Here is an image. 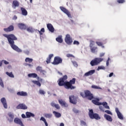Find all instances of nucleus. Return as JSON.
Wrapping results in <instances>:
<instances>
[{
    "mask_svg": "<svg viewBox=\"0 0 126 126\" xmlns=\"http://www.w3.org/2000/svg\"><path fill=\"white\" fill-rule=\"evenodd\" d=\"M3 36L4 37H5L7 38V40L8 41V42L10 44V46L11 48L15 51H16V52H18V53H21L22 52V50L20 49L17 46L14 45V41L17 40V37H15V35L14 34H3Z\"/></svg>",
    "mask_w": 126,
    "mask_h": 126,
    "instance_id": "1",
    "label": "nucleus"
},
{
    "mask_svg": "<svg viewBox=\"0 0 126 126\" xmlns=\"http://www.w3.org/2000/svg\"><path fill=\"white\" fill-rule=\"evenodd\" d=\"M75 78H73L72 80H70L69 82H67L65 83V88L66 89H75L76 87L75 86H73L72 84H75Z\"/></svg>",
    "mask_w": 126,
    "mask_h": 126,
    "instance_id": "2",
    "label": "nucleus"
},
{
    "mask_svg": "<svg viewBox=\"0 0 126 126\" xmlns=\"http://www.w3.org/2000/svg\"><path fill=\"white\" fill-rule=\"evenodd\" d=\"M89 115L91 119H95V120L101 119V117L99 116V115L97 113H94L92 109L90 110Z\"/></svg>",
    "mask_w": 126,
    "mask_h": 126,
    "instance_id": "3",
    "label": "nucleus"
},
{
    "mask_svg": "<svg viewBox=\"0 0 126 126\" xmlns=\"http://www.w3.org/2000/svg\"><path fill=\"white\" fill-rule=\"evenodd\" d=\"M103 58H96L92 60L90 63L92 66H94V65H98L101 62H103Z\"/></svg>",
    "mask_w": 126,
    "mask_h": 126,
    "instance_id": "4",
    "label": "nucleus"
},
{
    "mask_svg": "<svg viewBox=\"0 0 126 126\" xmlns=\"http://www.w3.org/2000/svg\"><path fill=\"white\" fill-rule=\"evenodd\" d=\"M67 79V76L66 75H65L63 78H60L59 79V82L58 83V84L59 85V86H64V87H65V83H66V81H65V80H66Z\"/></svg>",
    "mask_w": 126,
    "mask_h": 126,
    "instance_id": "5",
    "label": "nucleus"
},
{
    "mask_svg": "<svg viewBox=\"0 0 126 126\" xmlns=\"http://www.w3.org/2000/svg\"><path fill=\"white\" fill-rule=\"evenodd\" d=\"M94 45H95V42L91 40L90 41V48L91 49V51L92 53H93L94 54H95V53H97V47H94Z\"/></svg>",
    "mask_w": 126,
    "mask_h": 126,
    "instance_id": "6",
    "label": "nucleus"
},
{
    "mask_svg": "<svg viewBox=\"0 0 126 126\" xmlns=\"http://www.w3.org/2000/svg\"><path fill=\"white\" fill-rule=\"evenodd\" d=\"M63 63V59L60 57H55L54 62L52 63L56 65L57 64H60V63Z\"/></svg>",
    "mask_w": 126,
    "mask_h": 126,
    "instance_id": "7",
    "label": "nucleus"
},
{
    "mask_svg": "<svg viewBox=\"0 0 126 126\" xmlns=\"http://www.w3.org/2000/svg\"><path fill=\"white\" fill-rule=\"evenodd\" d=\"M85 94L86 95V97H88V99L89 100H92L94 98V96L93 94H91V92L89 91H84Z\"/></svg>",
    "mask_w": 126,
    "mask_h": 126,
    "instance_id": "8",
    "label": "nucleus"
},
{
    "mask_svg": "<svg viewBox=\"0 0 126 126\" xmlns=\"http://www.w3.org/2000/svg\"><path fill=\"white\" fill-rule=\"evenodd\" d=\"M65 42L68 45H70L71 43H72V39L70 37V35L69 34L66 35L65 38Z\"/></svg>",
    "mask_w": 126,
    "mask_h": 126,
    "instance_id": "9",
    "label": "nucleus"
},
{
    "mask_svg": "<svg viewBox=\"0 0 126 126\" xmlns=\"http://www.w3.org/2000/svg\"><path fill=\"white\" fill-rule=\"evenodd\" d=\"M60 9L62 10V11L64 12V13H65V14L67 15L68 17H71V15H70V12H69L67 9H65V8L61 6Z\"/></svg>",
    "mask_w": 126,
    "mask_h": 126,
    "instance_id": "10",
    "label": "nucleus"
},
{
    "mask_svg": "<svg viewBox=\"0 0 126 126\" xmlns=\"http://www.w3.org/2000/svg\"><path fill=\"white\" fill-rule=\"evenodd\" d=\"M115 111L117 113L119 119H120V120H124V116H123V114H122V113L120 112L119 108H116Z\"/></svg>",
    "mask_w": 126,
    "mask_h": 126,
    "instance_id": "11",
    "label": "nucleus"
},
{
    "mask_svg": "<svg viewBox=\"0 0 126 126\" xmlns=\"http://www.w3.org/2000/svg\"><path fill=\"white\" fill-rule=\"evenodd\" d=\"M47 27L49 31H50V32H51V33H54V32H55V29L54 28V27L51 24H48L47 25Z\"/></svg>",
    "mask_w": 126,
    "mask_h": 126,
    "instance_id": "12",
    "label": "nucleus"
},
{
    "mask_svg": "<svg viewBox=\"0 0 126 126\" xmlns=\"http://www.w3.org/2000/svg\"><path fill=\"white\" fill-rule=\"evenodd\" d=\"M14 122L15 124H17L20 126H24L23 123H22V121H21V120L19 119L18 118H15Z\"/></svg>",
    "mask_w": 126,
    "mask_h": 126,
    "instance_id": "13",
    "label": "nucleus"
},
{
    "mask_svg": "<svg viewBox=\"0 0 126 126\" xmlns=\"http://www.w3.org/2000/svg\"><path fill=\"white\" fill-rule=\"evenodd\" d=\"M58 102H59V104H60V105H61L62 106H63V107H65L66 108L68 107V105H67V104H66V102H65V101L63 100V99H59Z\"/></svg>",
    "mask_w": 126,
    "mask_h": 126,
    "instance_id": "14",
    "label": "nucleus"
},
{
    "mask_svg": "<svg viewBox=\"0 0 126 126\" xmlns=\"http://www.w3.org/2000/svg\"><path fill=\"white\" fill-rule=\"evenodd\" d=\"M69 102L70 103H71L72 104H74L75 105L76 104V100L74 98V95H71L69 97Z\"/></svg>",
    "mask_w": 126,
    "mask_h": 126,
    "instance_id": "15",
    "label": "nucleus"
},
{
    "mask_svg": "<svg viewBox=\"0 0 126 126\" xmlns=\"http://www.w3.org/2000/svg\"><path fill=\"white\" fill-rule=\"evenodd\" d=\"M1 102L5 109H7V103H6V99L3 97L1 99Z\"/></svg>",
    "mask_w": 126,
    "mask_h": 126,
    "instance_id": "16",
    "label": "nucleus"
},
{
    "mask_svg": "<svg viewBox=\"0 0 126 126\" xmlns=\"http://www.w3.org/2000/svg\"><path fill=\"white\" fill-rule=\"evenodd\" d=\"M14 30V27H13V26H10L8 28L3 29L5 32H10L11 31H13Z\"/></svg>",
    "mask_w": 126,
    "mask_h": 126,
    "instance_id": "17",
    "label": "nucleus"
},
{
    "mask_svg": "<svg viewBox=\"0 0 126 126\" xmlns=\"http://www.w3.org/2000/svg\"><path fill=\"white\" fill-rule=\"evenodd\" d=\"M95 73V70H91L86 73H85L84 76H90V75H92Z\"/></svg>",
    "mask_w": 126,
    "mask_h": 126,
    "instance_id": "18",
    "label": "nucleus"
},
{
    "mask_svg": "<svg viewBox=\"0 0 126 126\" xmlns=\"http://www.w3.org/2000/svg\"><path fill=\"white\" fill-rule=\"evenodd\" d=\"M17 109H22L23 110H26L27 107L24 104H20L17 106Z\"/></svg>",
    "mask_w": 126,
    "mask_h": 126,
    "instance_id": "19",
    "label": "nucleus"
},
{
    "mask_svg": "<svg viewBox=\"0 0 126 126\" xmlns=\"http://www.w3.org/2000/svg\"><path fill=\"white\" fill-rule=\"evenodd\" d=\"M17 95H18V96H28V94H27L26 92H19L17 93Z\"/></svg>",
    "mask_w": 126,
    "mask_h": 126,
    "instance_id": "20",
    "label": "nucleus"
},
{
    "mask_svg": "<svg viewBox=\"0 0 126 126\" xmlns=\"http://www.w3.org/2000/svg\"><path fill=\"white\" fill-rule=\"evenodd\" d=\"M104 117L107 121H108V122H112L113 119H112V117L111 116L107 115V114H104Z\"/></svg>",
    "mask_w": 126,
    "mask_h": 126,
    "instance_id": "21",
    "label": "nucleus"
},
{
    "mask_svg": "<svg viewBox=\"0 0 126 126\" xmlns=\"http://www.w3.org/2000/svg\"><path fill=\"white\" fill-rule=\"evenodd\" d=\"M13 8L15 9L17 6H19V2L18 1L15 0L13 1L12 3Z\"/></svg>",
    "mask_w": 126,
    "mask_h": 126,
    "instance_id": "22",
    "label": "nucleus"
},
{
    "mask_svg": "<svg viewBox=\"0 0 126 126\" xmlns=\"http://www.w3.org/2000/svg\"><path fill=\"white\" fill-rule=\"evenodd\" d=\"M21 10L22 11V15H24V16H26V15H27V14H28V12H27V10H26V8L21 7Z\"/></svg>",
    "mask_w": 126,
    "mask_h": 126,
    "instance_id": "23",
    "label": "nucleus"
},
{
    "mask_svg": "<svg viewBox=\"0 0 126 126\" xmlns=\"http://www.w3.org/2000/svg\"><path fill=\"white\" fill-rule=\"evenodd\" d=\"M18 26L20 29H21L22 30H25L26 29V25H25L24 24L20 23L18 24Z\"/></svg>",
    "mask_w": 126,
    "mask_h": 126,
    "instance_id": "24",
    "label": "nucleus"
},
{
    "mask_svg": "<svg viewBox=\"0 0 126 126\" xmlns=\"http://www.w3.org/2000/svg\"><path fill=\"white\" fill-rule=\"evenodd\" d=\"M26 115L27 118H31V117H32V118H34L35 117V114L29 112H27L26 113Z\"/></svg>",
    "mask_w": 126,
    "mask_h": 126,
    "instance_id": "25",
    "label": "nucleus"
},
{
    "mask_svg": "<svg viewBox=\"0 0 126 126\" xmlns=\"http://www.w3.org/2000/svg\"><path fill=\"white\" fill-rule=\"evenodd\" d=\"M92 103H93V104H94V105H96L97 106L101 105V102H99V99L98 98L93 100Z\"/></svg>",
    "mask_w": 126,
    "mask_h": 126,
    "instance_id": "26",
    "label": "nucleus"
},
{
    "mask_svg": "<svg viewBox=\"0 0 126 126\" xmlns=\"http://www.w3.org/2000/svg\"><path fill=\"white\" fill-rule=\"evenodd\" d=\"M8 116L9 117L10 119H9V122L11 123V122L13 121V119H14V116L13 114H11V113H8Z\"/></svg>",
    "mask_w": 126,
    "mask_h": 126,
    "instance_id": "27",
    "label": "nucleus"
},
{
    "mask_svg": "<svg viewBox=\"0 0 126 126\" xmlns=\"http://www.w3.org/2000/svg\"><path fill=\"white\" fill-rule=\"evenodd\" d=\"M100 105H102L105 109H108L110 110V107L108 106V103L106 102H100Z\"/></svg>",
    "mask_w": 126,
    "mask_h": 126,
    "instance_id": "28",
    "label": "nucleus"
},
{
    "mask_svg": "<svg viewBox=\"0 0 126 126\" xmlns=\"http://www.w3.org/2000/svg\"><path fill=\"white\" fill-rule=\"evenodd\" d=\"M53 114H54L56 118H61V117H62V114H61V113L57 112L56 111H53Z\"/></svg>",
    "mask_w": 126,
    "mask_h": 126,
    "instance_id": "29",
    "label": "nucleus"
},
{
    "mask_svg": "<svg viewBox=\"0 0 126 126\" xmlns=\"http://www.w3.org/2000/svg\"><path fill=\"white\" fill-rule=\"evenodd\" d=\"M63 36L60 35L56 38V41L59 43H63Z\"/></svg>",
    "mask_w": 126,
    "mask_h": 126,
    "instance_id": "30",
    "label": "nucleus"
},
{
    "mask_svg": "<svg viewBox=\"0 0 126 126\" xmlns=\"http://www.w3.org/2000/svg\"><path fill=\"white\" fill-rule=\"evenodd\" d=\"M44 116L47 119H51L53 117V114L51 113H45L44 114Z\"/></svg>",
    "mask_w": 126,
    "mask_h": 126,
    "instance_id": "31",
    "label": "nucleus"
},
{
    "mask_svg": "<svg viewBox=\"0 0 126 126\" xmlns=\"http://www.w3.org/2000/svg\"><path fill=\"white\" fill-rule=\"evenodd\" d=\"M53 57H54L53 54L49 55V57H48V58H47V61H46L47 63H51V60L52 58H53Z\"/></svg>",
    "mask_w": 126,
    "mask_h": 126,
    "instance_id": "32",
    "label": "nucleus"
},
{
    "mask_svg": "<svg viewBox=\"0 0 126 126\" xmlns=\"http://www.w3.org/2000/svg\"><path fill=\"white\" fill-rule=\"evenodd\" d=\"M29 77H32L33 78H36L38 75L36 73H30L28 75Z\"/></svg>",
    "mask_w": 126,
    "mask_h": 126,
    "instance_id": "33",
    "label": "nucleus"
},
{
    "mask_svg": "<svg viewBox=\"0 0 126 126\" xmlns=\"http://www.w3.org/2000/svg\"><path fill=\"white\" fill-rule=\"evenodd\" d=\"M40 121H42V122H44L45 126H48V123H47V121L46 120V119H45V118L41 117Z\"/></svg>",
    "mask_w": 126,
    "mask_h": 126,
    "instance_id": "34",
    "label": "nucleus"
},
{
    "mask_svg": "<svg viewBox=\"0 0 126 126\" xmlns=\"http://www.w3.org/2000/svg\"><path fill=\"white\" fill-rule=\"evenodd\" d=\"M32 82L34 84H35L36 85H37V86H39V87H41V83H40V82L38 81H32Z\"/></svg>",
    "mask_w": 126,
    "mask_h": 126,
    "instance_id": "35",
    "label": "nucleus"
},
{
    "mask_svg": "<svg viewBox=\"0 0 126 126\" xmlns=\"http://www.w3.org/2000/svg\"><path fill=\"white\" fill-rule=\"evenodd\" d=\"M6 74L8 75V76H9V77H11L12 78H14V75L12 73V72H6Z\"/></svg>",
    "mask_w": 126,
    "mask_h": 126,
    "instance_id": "36",
    "label": "nucleus"
},
{
    "mask_svg": "<svg viewBox=\"0 0 126 126\" xmlns=\"http://www.w3.org/2000/svg\"><path fill=\"white\" fill-rule=\"evenodd\" d=\"M26 63H32L33 62V59H30L29 58H27L25 59Z\"/></svg>",
    "mask_w": 126,
    "mask_h": 126,
    "instance_id": "37",
    "label": "nucleus"
},
{
    "mask_svg": "<svg viewBox=\"0 0 126 126\" xmlns=\"http://www.w3.org/2000/svg\"><path fill=\"white\" fill-rule=\"evenodd\" d=\"M0 85L2 87V88H4V84H3V82L2 81V79L0 77Z\"/></svg>",
    "mask_w": 126,
    "mask_h": 126,
    "instance_id": "38",
    "label": "nucleus"
},
{
    "mask_svg": "<svg viewBox=\"0 0 126 126\" xmlns=\"http://www.w3.org/2000/svg\"><path fill=\"white\" fill-rule=\"evenodd\" d=\"M27 31H28V32H31V33L34 32V30H33V28H32V27H29L27 29Z\"/></svg>",
    "mask_w": 126,
    "mask_h": 126,
    "instance_id": "39",
    "label": "nucleus"
},
{
    "mask_svg": "<svg viewBox=\"0 0 126 126\" xmlns=\"http://www.w3.org/2000/svg\"><path fill=\"white\" fill-rule=\"evenodd\" d=\"M92 88H93V89H102L101 88L96 85H92Z\"/></svg>",
    "mask_w": 126,
    "mask_h": 126,
    "instance_id": "40",
    "label": "nucleus"
},
{
    "mask_svg": "<svg viewBox=\"0 0 126 126\" xmlns=\"http://www.w3.org/2000/svg\"><path fill=\"white\" fill-rule=\"evenodd\" d=\"M96 44L97 45V46H101V48H104V46H103V43H102V42L96 41Z\"/></svg>",
    "mask_w": 126,
    "mask_h": 126,
    "instance_id": "41",
    "label": "nucleus"
},
{
    "mask_svg": "<svg viewBox=\"0 0 126 126\" xmlns=\"http://www.w3.org/2000/svg\"><path fill=\"white\" fill-rule=\"evenodd\" d=\"M39 93L41 95H45V94H46V92L44 91L43 90H39Z\"/></svg>",
    "mask_w": 126,
    "mask_h": 126,
    "instance_id": "42",
    "label": "nucleus"
},
{
    "mask_svg": "<svg viewBox=\"0 0 126 126\" xmlns=\"http://www.w3.org/2000/svg\"><path fill=\"white\" fill-rule=\"evenodd\" d=\"M36 70L37 71H39L40 72H41L43 70V69H42V67L38 66L36 67Z\"/></svg>",
    "mask_w": 126,
    "mask_h": 126,
    "instance_id": "43",
    "label": "nucleus"
},
{
    "mask_svg": "<svg viewBox=\"0 0 126 126\" xmlns=\"http://www.w3.org/2000/svg\"><path fill=\"white\" fill-rule=\"evenodd\" d=\"M105 69V66H100L98 67L97 70L99 71V70H100V69Z\"/></svg>",
    "mask_w": 126,
    "mask_h": 126,
    "instance_id": "44",
    "label": "nucleus"
},
{
    "mask_svg": "<svg viewBox=\"0 0 126 126\" xmlns=\"http://www.w3.org/2000/svg\"><path fill=\"white\" fill-rule=\"evenodd\" d=\"M105 113H106V114L108 115H111V116L113 115V113L110 110H105Z\"/></svg>",
    "mask_w": 126,
    "mask_h": 126,
    "instance_id": "45",
    "label": "nucleus"
},
{
    "mask_svg": "<svg viewBox=\"0 0 126 126\" xmlns=\"http://www.w3.org/2000/svg\"><path fill=\"white\" fill-rule=\"evenodd\" d=\"M73 112H74V113H75V114H77V113H79V111L78 110L76 109V108H73Z\"/></svg>",
    "mask_w": 126,
    "mask_h": 126,
    "instance_id": "46",
    "label": "nucleus"
},
{
    "mask_svg": "<svg viewBox=\"0 0 126 126\" xmlns=\"http://www.w3.org/2000/svg\"><path fill=\"white\" fill-rule=\"evenodd\" d=\"M74 66H75V67H77V66H78V65L77 64V63H76V62H72Z\"/></svg>",
    "mask_w": 126,
    "mask_h": 126,
    "instance_id": "47",
    "label": "nucleus"
},
{
    "mask_svg": "<svg viewBox=\"0 0 126 126\" xmlns=\"http://www.w3.org/2000/svg\"><path fill=\"white\" fill-rule=\"evenodd\" d=\"M55 108H56V109H57V110H60V109H61L60 105L57 104L55 105Z\"/></svg>",
    "mask_w": 126,
    "mask_h": 126,
    "instance_id": "48",
    "label": "nucleus"
},
{
    "mask_svg": "<svg viewBox=\"0 0 126 126\" xmlns=\"http://www.w3.org/2000/svg\"><path fill=\"white\" fill-rule=\"evenodd\" d=\"M81 125L82 126H87L86 123L83 121H81Z\"/></svg>",
    "mask_w": 126,
    "mask_h": 126,
    "instance_id": "49",
    "label": "nucleus"
},
{
    "mask_svg": "<svg viewBox=\"0 0 126 126\" xmlns=\"http://www.w3.org/2000/svg\"><path fill=\"white\" fill-rule=\"evenodd\" d=\"M117 1L119 3H124L125 0H118Z\"/></svg>",
    "mask_w": 126,
    "mask_h": 126,
    "instance_id": "50",
    "label": "nucleus"
},
{
    "mask_svg": "<svg viewBox=\"0 0 126 126\" xmlns=\"http://www.w3.org/2000/svg\"><path fill=\"white\" fill-rule=\"evenodd\" d=\"M1 62H2H2H3L4 64H8L9 63V62H7L5 60H2Z\"/></svg>",
    "mask_w": 126,
    "mask_h": 126,
    "instance_id": "51",
    "label": "nucleus"
},
{
    "mask_svg": "<svg viewBox=\"0 0 126 126\" xmlns=\"http://www.w3.org/2000/svg\"><path fill=\"white\" fill-rule=\"evenodd\" d=\"M73 44L74 45H79V42H78V41L75 40L73 42Z\"/></svg>",
    "mask_w": 126,
    "mask_h": 126,
    "instance_id": "52",
    "label": "nucleus"
},
{
    "mask_svg": "<svg viewBox=\"0 0 126 126\" xmlns=\"http://www.w3.org/2000/svg\"><path fill=\"white\" fill-rule=\"evenodd\" d=\"M80 95H81V96H82V97H83V98H85V97H86V94L85 95L84 93H81Z\"/></svg>",
    "mask_w": 126,
    "mask_h": 126,
    "instance_id": "53",
    "label": "nucleus"
},
{
    "mask_svg": "<svg viewBox=\"0 0 126 126\" xmlns=\"http://www.w3.org/2000/svg\"><path fill=\"white\" fill-rule=\"evenodd\" d=\"M99 109L100 111H102V112H104V107L102 106H99Z\"/></svg>",
    "mask_w": 126,
    "mask_h": 126,
    "instance_id": "54",
    "label": "nucleus"
},
{
    "mask_svg": "<svg viewBox=\"0 0 126 126\" xmlns=\"http://www.w3.org/2000/svg\"><path fill=\"white\" fill-rule=\"evenodd\" d=\"M22 118H23V119H26V118H27V116H25V114H22Z\"/></svg>",
    "mask_w": 126,
    "mask_h": 126,
    "instance_id": "55",
    "label": "nucleus"
},
{
    "mask_svg": "<svg viewBox=\"0 0 126 126\" xmlns=\"http://www.w3.org/2000/svg\"><path fill=\"white\" fill-rule=\"evenodd\" d=\"M104 56H105V53H102L100 54L99 57L102 58V57H104Z\"/></svg>",
    "mask_w": 126,
    "mask_h": 126,
    "instance_id": "56",
    "label": "nucleus"
},
{
    "mask_svg": "<svg viewBox=\"0 0 126 126\" xmlns=\"http://www.w3.org/2000/svg\"><path fill=\"white\" fill-rule=\"evenodd\" d=\"M56 105V104L54 102L51 103V105L52 106V107H55Z\"/></svg>",
    "mask_w": 126,
    "mask_h": 126,
    "instance_id": "57",
    "label": "nucleus"
},
{
    "mask_svg": "<svg viewBox=\"0 0 126 126\" xmlns=\"http://www.w3.org/2000/svg\"><path fill=\"white\" fill-rule=\"evenodd\" d=\"M24 53H25V54H26V55H28L29 54V51L25 50L24 51Z\"/></svg>",
    "mask_w": 126,
    "mask_h": 126,
    "instance_id": "58",
    "label": "nucleus"
},
{
    "mask_svg": "<svg viewBox=\"0 0 126 126\" xmlns=\"http://www.w3.org/2000/svg\"><path fill=\"white\" fill-rule=\"evenodd\" d=\"M66 57H67V58H70V57H73V56L71 54H67Z\"/></svg>",
    "mask_w": 126,
    "mask_h": 126,
    "instance_id": "59",
    "label": "nucleus"
},
{
    "mask_svg": "<svg viewBox=\"0 0 126 126\" xmlns=\"http://www.w3.org/2000/svg\"><path fill=\"white\" fill-rule=\"evenodd\" d=\"M41 73H43V74H46V71L42 70H41V71L40 72Z\"/></svg>",
    "mask_w": 126,
    "mask_h": 126,
    "instance_id": "60",
    "label": "nucleus"
},
{
    "mask_svg": "<svg viewBox=\"0 0 126 126\" xmlns=\"http://www.w3.org/2000/svg\"><path fill=\"white\" fill-rule=\"evenodd\" d=\"M113 75H114V73H113V72L110 73L109 75V77H112V76H113Z\"/></svg>",
    "mask_w": 126,
    "mask_h": 126,
    "instance_id": "61",
    "label": "nucleus"
},
{
    "mask_svg": "<svg viewBox=\"0 0 126 126\" xmlns=\"http://www.w3.org/2000/svg\"><path fill=\"white\" fill-rule=\"evenodd\" d=\"M40 32H43L44 33V32H45V29L44 28L41 29Z\"/></svg>",
    "mask_w": 126,
    "mask_h": 126,
    "instance_id": "62",
    "label": "nucleus"
},
{
    "mask_svg": "<svg viewBox=\"0 0 126 126\" xmlns=\"http://www.w3.org/2000/svg\"><path fill=\"white\" fill-rule=\"evenodd\" d=\"M13 19L16 20V19H17V17L16 16H14Z\"/></svg>",
    "mask_w": 126,
    "mask_h": 126,
    "instance_id": "63",
    "label": "nucleus"
},
{
    "mask_svg": "<svg viewBox=\"0 0 126 126\" xmlns=\"http://www.w3.org/2000/svg\"><path fill=\"white\" fill-rule=\"evenodd\" d=\"M60 126H64V124L63 123H61Z\"/></svg>",
    "mask_w": 126,
    "mask_h": 126,
    "instance_id": "64",
    "label": "nucleus"
}]
</instances>
